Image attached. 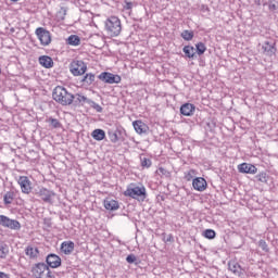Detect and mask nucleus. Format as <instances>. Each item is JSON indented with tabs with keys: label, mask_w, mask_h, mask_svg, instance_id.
Wrapping results in <instances>:
<instances>
[{
	"label": "nucleus",
	"mask_w": 278,
	"mask_h": 278,
	"mask_svg": "<svg viewBox=\"0 0 278 278\" xmlns=\"http://www.w3.org/2000/svg\"><path fill=\"white\" fill-rule=\"evenodd\" d=\"M14 197H16V193H14V191H8L3 195V203L5 207H10V205H12V203L14 202Z\"/></svg>",
	"instance_id": "b1692460"
},
{
	"label": "nucleus",
	"mask_w": 278,
	"mask_h": 278,
	"mask_svg": "<svg viewBox=\"0 0 278 278\" xmlns=\"http://www.w3.org/2000/svg\"><path fill=\"white\" fill-rule=\"evenodd\" d=\"M73 103H75V105H89L90 99H88L86 96H83L81 93H76L74 96Z\"/></svg>",
	"instance_id": "aec40b11"
},
{
	"label": "nucleus",
	"mask_w": 278,
	"mask_h": 278,
	"mask_svg": "<svg viewBox=\"0 0 278 278\" xmlns=\"http://www.w3.org/2000/svg\"><path fill=\"white\" fill-rule=\"evenodd\" d=\"M17 184L24 194H29V192H31V181L27 176H20Z\"/></svg>",
	"instance_id": "9d476101"
},
{
	"label": "nucleus",
	"mask_w": 278,
	"mask_h": 278,
	"mask_svg": "<svg viewBox=\"0 0 278 278\" xmlns=\"http://www.w3.org/2000/svg\"><path fill=\"white\" fill-rule=\"evenodd\" d=\"M191 173H194L193 169H191L188 175L186 176L188 180L192 179V174Z\"/></svg>",
	"instance_id": "c03bdc74"
},
{
	"label": "nucleus",
	"mask_w": 278,
	"mask_h": 278,
	"mask_svg": "<svg viewBox=\"0 0 278 278\" xmlns=\"http://www.w3.org/2000/svg\"><path fill=\"white\" fill-rule=\"evenodd\" d=\"M89 105H90V108H93V110H96V112H99V113L103 112V108L101 105H99V103H97L92 100L89 101Z\"/></svg>",
	"instance_id": "e433bc0d"
},
{
	"label": "nucleus",
	"mask_w": 278,
	"mask_h": 278,
	"mask_svg": "<svg viewBox=\"0 0 278 278\" xmlns=\"http://www.w3.org/2000/svg\"><path fill=\"white\" fill-rule=\"evenodd\" d=\"M33 194L39 197L45 203H53V197L55 193L52 190H49L45 187H39L38 189H34Z\"/></svg>",
	"instance_id": "423d86ee"
},
{
	"label": "nucleus",
	"mask_w": 278,
	"mask_h": 278,
	"mask_svg": "<svg viewBox=\"0 0 278 278\" xmlns=\"http://www.w3.org/2000/svg\"><path fill=\"white\" fill-rule=\"evenodd\" d=\"M140 163L142 168H151V165L153 164V162H151V159L144 156V155H140Z\"/></svg>",
	"instance_id": "c85d7f7f"
},
{
	"label": "nucleus",
	"mask_w": 278,
	"mask_h": 278,
	"mask_svg": "<svg viewBox=\"0 0 278 278\" xmlns=\"http://www.w3.org/2000/svg\"><path fill=\"white\" fill-rule=\"evenodd\" d=\"M264 55H268L269 58H273L275 53H277V48L275 47V42L265 41L262 46Z\"/></svg>",
	"instance_id": "ddd939ff"
},
{
	"label": "nucleus",
	"mask_w": 278,
	"mask_h": 278,
	"mask_svg": "<svg viewBox=\"0 0 278 278\" xmlns=\"http://www.w3.org/2000/svg\"><path fill=\"white\" fill-rule=\"evenodd\" d=\"M103 203H104L105 210H109L110 212H116V210L121 207L118 205V201L113 199H105Z\"/></svg>",
	"instance_id": "6ab92c4d"
},
{
	"label": "nucleus",
	"mask_w": 278,
	"mask_h": 278,
	"mask_svg": "<svg viewBox=\"0 0 278 278\" xmlns=\"http://www.w3.org/2000/svg\"><path fill=\"white\" fill-rule=\"evenodd\" d=\"M35 34L42 47H48V45H51V33L47 30V28L38 27L35 30Z\"/></svg>",
	"instance_id": "6e6552de"
},
{
	"label": "nucleus",
	"mask_w": 278,
	"mask_h": 278,
	"mask_svg": "<svg viewBox=\"0 0 278 278\" xmlns=\"http://www.w3.org/2000/svg\"><path fill=\"white\" fill-rule=\"evenodd\" d=\"M87 71H88V65H86V63L81 60H74L70 64V72L72 73V75H74V77H79L81 75H85Z\"/></svg>",
	"instance_id": "39448f33"
},
{
	"label": "nucleus",
	"mask_w": 278,
	"mask_h": 278,
	"mask_svg": "<svg viewBox=\"0 0 278 278\" xmlns=\"http://www.w3.org/2000/svg\"><path fill=\"white\" fill-rule=\"evenodd\" d=\"M105 30L106 34L111 37L121 36L123 31V26L121 25V20L116 16H111L105 21Z\"/></svg>",
	"instance_id": "7ed1b4c3"
},
{
	"label": "nucleus",
	"mask_w": 278,
	"mask_h": 278,
	"mask_svg": "<svg viewBox=\"0 0 278 278\" xmlns=\"http://www.w3.org/2000/svg\"><path fill=\"white\" fill-rule=\"evenodd\" d=\"M164 242H173V235L163 238Z\"/></svg>",
	"instance_id": "79ce46f5"
},
{
	"label": "nucleus",
	"mask_w": 278,
	"mask_h": 278,
	"mask_svg": "<svg viewBox=\"0 0 278 278\" xmlns=\"http://www.w3.org/2000/svg\"><path fill=\"white\" fill-rule=\"evenodd\" d=\"M0 278H10V275H8L3 271H0Z\"/></svg>",
	"instance_id": "37998d69"
},
{
	"label": "nucleus",
	"mask_w": 278,
	"mask_h": 278,
	"mask_svg": "<svg viewBox=\"0 0 278 278\" xmlns=\"http://www.w3.org/2000/svg\"><path fill=\"white\" fill-rule=\"evenodd\" d=\"M132 127L137 134H147L149 131V126L144 124L142 121H135L132 122Z\"/></svg>",
	"instance_id": "f3484780"
},
{
	"label": "nucleus",
	"mask_w": 278,
	"mask_h": 278,
	"mask_svg": "<svg viewBox=\"0 0 278 278\" xmlns=\"http://www.w3.org/2000/svg\"><path fill=\"white\" fill-rule=\"evenodd\" d=\"M31 273L35 278H55V276L51 275V269L45 263L35 264Z\"/></svg>",
	"instance_id": "20e7f679"
},
{
	"label": "nucleus",
	"mask_w": 278,
	"mask_h": 278,
	"mask_svg": "<svg viewBox=\"0 0 278 278\" xmlns=\"http://www.w3.org/2000/svg\"><path fill=\"white\" fill-rule=\"evenodd\" d=\"M203 236L207 240H214L216 238V231L214 229H206L203 231Z\"/></svg>",
	"instance_id": "473e14b6"
},
{
	"label": "nucleus",
	"mask_w": 278,
	"mask_h": 278,
	"mask_svg": "<svg viewBox=\"0 0 278 278\" xmlns=\"http://www.w3.org/2000/svg\"><path fill=\"white\" fill-rule=\"evenodd\" d=\"M239 268H240V264H238L236 262L228 263V270H231V273H233L235 275H236V273H238Z\"/></svg>",
	"instance_id": "72a5a7b5"
},
{
	"label": "nucleus",
	"mask_w": 278,
	"mask_h": 278,
	"mask_svg": "<svg viewBox=\"0 0 278 278\" xmlns=\"http://www.w3.org/2000/svg\"><path fill=\"white\" fill-rule=\"evenodd\" d=\"M63 16H66V10L63 11Z\"/></svg>",
	"instance_id": "49530a36"
},
{
	"label": "nucleus",
	"mask_w": 278,
	"mask_h": 278,
	"mask_svg": "<svg viewBox=\"0 0 278 278\" xmlns=\"http://www.w3.org/2000/svg\"><path fill=\"white\" fill-rule=\"evenodd\" d=\"M205 51H207V47H205V43L200 41L195 45V52L198 53V55H203Z\"/></svg>",
	"instance_id": "7c9ffc66"
},
{
	"label": "nucleus",
	"mask_w": 278,
	"mask_h": 278,
	"mask_svg": "<svg viewBox=\"0 0 278 278\" xmlns=\"http://www.w3.org/2000/svg\"><path fill=\"white\" fill-rule=\"evenodd\" d=\"M254 3H255L256 5H262V0H254Z\"/></svg>",
	"instance_id": "a18cd8bd"
},
{
	"label": "nucleus",
	"mask_w": 278,
	"mask_h": 278,
	"mask_svg": "<svg viewBox=\"0 0 278 278\" xmlns=\"http://www.w3.org/2000/svg\"><path fill=\"white\" fill-rule=\"evenodd\" d=\"M52 99L60 105H73L75 94L68 92V90L62 86H56L52 91Z\"/></svg>",
	"instance_id": "f257e3e1"
},
{
	"label": "nucleus",
	"mask_w": 278,
	"mask_h": 278,
	"mask_svg": "<svg viewBox=\"0 0 278 278\" xmlns=\"http://www.w3.org/2000/svg\"><path fill=\"white\" fill-rule=\"evenodd\" d=\"M124 197L135 199V201L144 202L147 200V188L143 185L130 184L124 191Z\"/></svg>",
	"instance_id": "f03ea898"
},
{
	"label": "nucleus",
	"mask_w": 278,
	"mask_h": 278,
	"mask_svg": "<svg viewBox=\"0 0 278 278\" xmlns=\"http://www.w3.org/2000/svg\"><path fill=\"white\" fill-rule=\"evenodd\" d=\"M258 247L260 249H262V251H264L265 253H268V251H270V249H268V243H266V241L264 239H261L258 241Z\"/></svg>",
	"instance_id": "c9c22d12"
},
{
	"label": "nucleus",
	"mask_w": 278,
	"mask_h": 278,
	"mask_svg": "<svg viewBox=\"0 0 278 278\" xmlns=\"http://www.w3.org/2000/svg\"><path fill=\"white\" fill-rule=\"evenodd\" d=\"M83 81H85L90 86L94 81V74L92 73L86 74L83 78Z\"/></svg>",
	"instance_id": "f704fd0d"
},
{
	"label": "nucleus",
	"mask_w": 278,
	"mask_h": 278,
	"mask_svg": "<svg viewBox=\"0 0 278 278\" xmlns=\"http://www.w3.org/2000/svg\"><path fill=\"white\" fill-rule=\"evenodd\" d=\"M75 251V242L73 241H64L61 243V253L64 255H71Z\"/></svg>",
	"instance_id": "2eb2a0df"
},
{
	"label": "nucleus",
	"mask_w": 278,
	"mask_h": 278,
	"mask_svg": "<svg viewBox=\"0 0 278 278\" xmlns=\"http://www.w3.org/2000/svg\"><path fill=\"white\" fill-rule=\"evenodd\" d=\"M192 186H193L194 190H198V192H203V190H205V188H207V181L204 180L203 177H198V178L193 179Z\"/></svg>",
	"instance_id": "4468645a"
},
{
	"label": "nucleus",
	"mask_w": 278,
	"mask_h": 278,
	"mask_svg": "<svg viewBox=\"0 0 278 278\" xmlns=\"http://www.w3.org/2000/svg\"><path fill=\"white\" fill-rule=\"evenodd\" d=\"M66 42L71 47H79V45H81V38H79V36H77V35H71L67 38Z\"/></svg>",
	"instance_id": "a878e982"
},
{
	"label": "nucleus",
	"mask_w": 278,
	"mask_h": 278,
	"mask_svg": "<svg viewBox=\"0 0 278 278\" xmlns=\"http://www.w3.org/2000/svg\"><path fill=\"white\" fill-rule=\"evenodd\" d=\"M109 138L111 142L116 144L118 140H123V129L109 130Z\"/></svg>",
	"instance_id": "a211bd4d"
},
{
	"label": "nucleus",
	"mask_w": 278,
	"mask_h": 278,
	"mask_svg": "<svg viewBox=\"0 0 278 278\" xmlns=\"http://www.w3.org/2000/svg\"><path fill=\"white\" fill-rule=\"evenodd\" d=\"M25 254L30 257V260H36V257H38V255L40 254V250H38V248H34L31 245H28L25 249Z\"/></svg>",
	"instance_id": "4be33fe9"
},
{
	"label": "nucleus",
	"mask_w": 278,
	"mask_h": 278,
	"mask_svg": "<svg viewBox=\"0 0 278 278\" xmlns=\"http://www.w3.org/2000/svg\"><path fill=\"white\" fill-rule=\"evenodd\" d=\"M137 260H138V258H137L134 254H129V255L126 257V262H127L128 264H136Z\"/></svg>",
	"instance_id": "4c0bfd02"
},
{
	"label": "nucleus",
	"mask_w": 278,
	"mask_h": 278,
	"mask_svg": "<svg viewBox=\"0 0 278 278\" xmlns=\"http://www.w3.org/2000/svg\"><path fill=\"white\" fill-rule=\"evenodd\" d=\"M98 79H100V81H103L104 84H121V77L110 72H102L98 76Z\"/></svg>",
	"instance_id": "1a4fd4ad"
},
{
	"label": "nucleus",
	"mask_w": 278,
	"mask_h": 278,
	"mask_svg": "<svg viewBox=\"0 0 278 278\" xmlns=\"http://www.w3.org/2000/svg\"><path fill=\"white\" fill-rule=\"evenodd\" d=\"M8 253H10V248L5 243H0V257L1 260H5L8 257Z\"/></svg>",
	"instance_id": "cd10ccee"
},
{
	"label": "nucleus",
	"mask_w": 278,
	"mask_h": 278,
	"mask_svg": "<svg viewBox=\"0 0 278 278\" xmlns=\"http://www.w3.org/2000/svg\"><path fill=\"white\" fill-rule=\"evenodd\" d=\"M46 262L48 264V268H60V266H62V258L53 253L48 254Z\"/></svg>",
	"instance_id": "9b49d317"
},
{
	"label": "nucleus",
	"mask_w": 278,
	"mask_h": 278,
	"mask_svg": "<svg viewBox=\"0 0 278 278\" xmlns=\"http://www.w3.org/2000/svg\"><path fill=\"white\" fill-rule=\"evenodd\" d=\"M181 38L185 39L187 42H190L192 38H194V31L193 30H182L180 34Z\"/></svg>",
	"instance_id": "c756f323"
},
{
	"label": "nucleus",
	"mask_w": 278,
	"mask_h": 278,
	"mask_svg": "<svg viewBox=\"0 0 278 278\" xmlns=\"http://www.w3.org/2000/svg\"><path fill=\"white\" fill-rule=\"evenodd\" d=\"M182 52L185 53L186 58H189V60H194L197 56L195 49L192 46H185L182 48Z\"/></svg>",
	"instance_id": "393cba45"
},
{
	"label": "nucleus",
	"mask_w": 278,
	"mask_h": 278,
	"mask_svg": "<svg viewBox=\"0 0 278 278\" xmlns=\"http://www.w3.org/2000/svg\"><path fill=\"white\" fill-rule=\"evenodd\" d=\"M255 179L261 184H268V179H270V176H268L266 172H261L255 176Z\"/></svg>",
	"instance_id": "bb28decb"
},
{
	"label": "nucleus",
	"mask_w": 278,
	"mask_h": 278,
	"mask_svg": "<svg viewBox=\"0 0 278 278\" xmlns=\"http://www.w3.org/2000/svg\"><path fill=\"white\" fill-rule=\"evenodd\" d=\"M0 227H4L13 231H20L21 222L16 219H12L5 215H0Z\"/></svg>",
	"instance_id": "0eeeda50"
},
{
	"label": "nucleus",
	"mask_w": 278,
	"mask_h": 278,
	"mask_svg": "<svg viewBox=\"0 0 278 278\" xmlns=\"http://www.w3.org/2000/svg\"><path fill=\"white\" fill-rule=\"evenodd\" d=\"M159 173L161 174V175H163L164 177H170V172H168L166 168H164V167H160L159 168Z\"/></svg>",
	"instance_id": "58836bf2"
},
{
	"label": "nucleus",
	"mask_w": 278,
	"mask_h": 278,
	"mask_svg": "<svg viewBox=\"0 0 278 278\" xmlns=\"http://www.w3.org/2000/svg\"><path fill=\"white\" fill-rule=\"evenodd\" d=\"M238 170L239 173L255 175L257 173V167H255L253 164L241 163L238 165Z\"/></svg>",
	"instance_id": "f8f14e48"
},
{
	"label": "nucleus",
	"mask_w": 278,
	"mask_h": 278,
	"mask_svg": "<svg viewBox=\"0 0 278 278\" xmlns=\"http://www.w3.org/2000/svg\"><path fill=\"white\" fill-rule=\"evenodd\" d=\"M0 75H1V68H0Z\"/></svg>",
	"instance_id": "09e8293b"
},
{
	"label": "nucleus",
	"mask_w": 278,
	"mask_h": 278,
	"mask_svg": "<svg viewBox=\"0 0 278 278\" xmlns=\"http://www.w3.org/2000/svg\"><path fill=\"white\" fill-rule=\"evenodd\" d=\"M268 10L270 12H276V10H278V7L275 3H273V1H269Z\"/></svg>",
	"instance_id": "ea45409f"
},
{
	"label": "nucleus",
	"mask_w": 278,
	"mask_h": 278,
	"mask_svg": "<svg viewBox=\"0 0 278 278\" xmlns=\"http://www.w3.org/2000/svg\"><path fill=\"white\" fill-rule=\"evenodd\" d=\"M47 123H49L53 129H60V127H62V124L58 118L49 117Z\"/></svg>",
	"instance_id": "2f4dec72"
},
{
	"label": "nucleus",
	"mask_w": 278,
	"mask_h": 278,
	"mask_svg": "<svg viewBox=\"0 0 278 278\" xmlns=\"http://www.w3.org/2000/svg\"><path fill=\"white\" fill-rule=\"evenodd\" d=\"M11 1H13L14 3H16V1H18V0H11Z\"/></svg>",
	"instance_id": "de8ad7c7"
},
{
	"label": "nucleus",
	"mask_w": 278,
	"mask_h": 278,
	"mask_svg": "<svg viewBox=\"0 0 278 278\" xmlns=\"http://www.w3.org/2000/svg\"><path fill=\"white\" fill-rule=\"evenodd\" d=\"M124 8L125 10H131V8H134V3L129 1H125Z\"/></svg>",
	"instance_id": "a19ab883"
},
{
	"label": "nucleus",
	"mask_w": 278,
	"mask_h": 278,
	"mask_svg": "<svg viewBox=\"0 0 278 278\" xmlns=\"http://www.w3.org/2000/svg\"><path fill=\"white\" fill-rule=\"evenodd\" d=\"M39 64L43 66V68H53V59L49 55L39 56Z\"/></svg>",
	"instance_id": "412c9836"
},
{
	"label": "nucleus",
	"mask_w": 278,
	"mask_h": 278,
	"mask_svg": "<svg viewBox=\"0 0 278 278\" xmlns=\"http://www.w3.org/2000/svg\"><path fill=\"white\" fill-rule=\"evenodd\" d=\"M194 110H197L194 104L185 103L180 106V114H182V116H192V114H194Z\"/></svg>",
	"instance_id": "dca6fc26"
},
{
	"label": "nucleus",
	"mask_w": 278,
	"mask_h": 278,
	"mask_svg": "<svg viewBox=\"0 0 278 278\" xmlns=\"http://www.w3.org/2000/svg\"><path fill=\"white\" fill-rule=\"evenodd\" d=\"M91 137L93 138V140L101 142V140H105V130L97 128L91 132Z\"/></svg>",
	"instance_id": "5701e85b"
}]
</instances>
